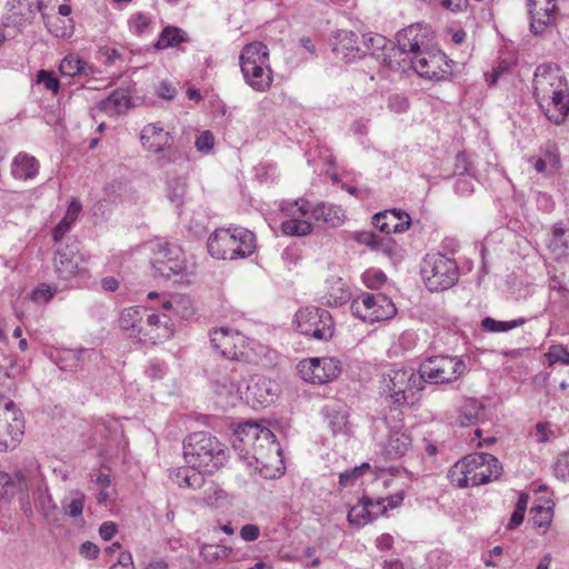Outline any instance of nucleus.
Returning <instances> with one entry per match:
<instances>
[{"instance_id":"1","label":"nucleus","mask_w":569,"mask_h":569,"mask_svg":"<svg viewBox=\"0 0 569 569\" xmlns=\"http://www.w3.org/2000/svg\"><path fill=\"white\" fill-rule=\"evenodd\" d=\"M183 457L188 468L179 469L177 482L180 487L199 488L202 472H212L228 459L227 447L209 432L198 431L183 441Z\"/></svg>"},{"instance_id":"2","label":"nucleus","mask_w":569,"mask_h":569,"mask_svg":"<svg viewBox=\"0 0 569 569\" xmlns=\"http://www.w3.org/2000/svg\"><path fill=\"white\" fill-rule=\"evenodd\" d=\"M533 96L549 121L559 126L569 114L568 84L561 69L552 63L536 68Z\"/></svg>"},{"instance_id":"3","label":"nucleus","mask_w":569,"mask_h":569,"mask_svg":"<svg viewBox=\"0 0 569 569\" xmlns=\"http://www.w3.org/2000/svg\"><path fill=\"white\" fill-rule=\"evenodd\" d=\"M207 248L216 259H243L254 252L256 236L242 227L219 228L209 236Z\"/></svg>"},{"instance_id":"4","label":"nucleus","mask_w":569,"mask_h":569,"mask_svg":"<svg viewBox=\"0 0 569 569\" xmlns=\"http://www.w3.org/2000/svg\"><path fill=\"white\" fill-rule=\"evenodd\" d=\"M419 370L412 368H391L381 376L380 395L397 407L413 405L417 392L423 389Z\"/></svg>"},{"instance_id":"5","label":"nucleus","mask_w":569,"mask_h":569,"mask_svg":"<svg viewBox=\"0 0 569 569\" xmlns=\"http://www.w3.org/2000/svg\"><path fill=\"white\" fill-rule=\"evenodd\" d=\"M244 81L256 91L264 92L272 84V70L269 63L268 47L254 41L246 44L239 57Z\"/></svg>"},{"instance_id":"6","label":"nucleus","mask_w":569,"mask_h":569,"mask_svg":"<svg viewBox=\"0 0 569 569\" xmlns=\"http://www.w3.org/2000/svg\"><path fill=\"white\" fill-rule=\"evenodd\" d=\"M421 274L430 291H443L457 283L459 267L453 257L436 252L423 259Z\"/></svg>"},{"instance_id":"7","label":"nucleus","mask_w":569,"mask_h":569,"mask_svg":"<svg viewBox=\"0 0 569 569\" xmlns=\"http://www.w3.org/2000/svg\"><path fill=\"white\" fill-rule=\"evenodd\" d=\"M428 29L422 24H411L397 34V47H392L388 53H383L382 62L390 70H399L400 61L409 59L428 49Z\"/></svg>"},{"instance_id":"8","label":"nucleus","mask_w":569,"mask_h":569,"mask_svg":"<svg viewBox=\"0 0 569 569\" xmlns=\"http://www.w3.org/2000/svg\"><path fill=\"white\" fill-rule=\"evenodd\" d=\"M152 267L160 277L172 279L187 271V259L181 247L174 242L157 240L151 244Z\"/></svg>"},{"instance_id":"9","label":"nucleus","mask_w":569,"mask_h":569,"mask_svg":"<svg viewBox=\"0 0 569 569\" xmlns=\"http://www.w3.org/2000/svg\"><path fill=\"white\" fill-rule=\"evenodd\" d=\"M467 370L465 361L456 356L438 355L427 358L419 367L423 385L448 383L457 380Z\"/></svg>"},{"instance_id":"10","label":"nucleus","mask_w":569,"mask_h":569,"mask_svg":"<svg viewBox=\"0 0 569 569\" xmlns=\"http://www.w3.org/2000/svg\"><path fill=\"white\" fill-rule=\"evenodd\" d=\"M210 377L213 391L222 406L234 407L242 400V373L237 370L234 365H218Z\"/></svg>"},{"instance_id":"11","label":"nucleus","mask_w":569,"mask_h":569,"mask_svg":"<svg viewBox=\"0 0 569 569\" xmlns=\"http://www.w3.org/2000/svg\"><path fill=\"white\" fill-rule=\"evenodd\" d=\"M297 330L305 336L327 341L333 337L335 328L330 312L326 309L306 307L297 311Z\"/></svg>"},{"instance_id":"12","label":"nucleus","mask_w":569,"mask_h":569,"mask_svg":"<svg viewBox=\"0 0 569 569\" xmlns=\"http://www.w3.org/2000/svg\"><path fill=\"white\" fill-rule=\"evenodd\" d=\"M21 412L10 399H0V452L14 448L23 435Z\"/></svg>"},{"instance_id":"13","label":"nucleus","mask_w":569,"mask_h":569,"mask_svg":"<svg viewBox=\"0 0 569 569\" xmlns=\"http://www.w3.org/2000/svg\"><path fill=\"white\" fill-rule=\"evenodd\" d=\"M412 69L422 78L443 80L450 74V63L447 56L439 50L426 49L409 58Z\"/></svg>"},{"instance_id":"14","label":"nucleus","mask_w":569,"mask_h":569,"mask_svg":"<svg viewBox=\"0 0 569 569\" xmlns=\"http://www.w3.org/2000/svg\"><path fill=\"white\" fill-rule=\"evenodd\" d=\"M297 369L305 381L323 385L339 377L341 362L332 357L309 358L300 361Z\"/></svg>"},{"instance_id":"15","label":"nucleus","mask_w":569,"mask_h":569,"mask_svg":"<svg viewBox=\"0 0 569 569\" xmlns=\"http://www.w3.org/2000/svg\"><path fill=\"white\" fill-rule=\"evenodd\" d=\"M529 30L540 36L557 26L559 18L558 0H526Z\"/></svg>"},{"instance_id":"16","label":"nucleus","mask_w":569,"mask_h":569,"mask_svg":"<svg viewBox=\"0 0 569 569\" xmlns=\"http://www.w3.org/2000/svg\"><path fill=\"white\" fill-rule=\"evenodd\" d=\"M37 479V469L20 470L14 476L0 471V499H10L16 495H20L22 508L27 512L30 510L28 492Z\"/></svg>"},{"instance_id":"17","label":"nucleus","mask_w":569,"mask_h":569,"mask_svg":"<svg viewBox=\"0 0 569 569\" xmlns=\"http://www.w3.org/2000/svg\"><path fill=\"white\" fill-rule=\"evenodd\" d=\"M471 487L497 480L502 472L499 460L489 453L476 452L466 457Z\"/></svg>"},{"instance_id":"18","label":"nucleus","mask_w":569,"mask_h":569,"mask_svg":"<svg viewBox=\"0 0 569 569\" xmlns=\"http://www.w3.org/2000/svg\"><path fill=\"white\" fill-rule=\"evenodd\" d=\"M173 332V323L168 315L151 313L141 320L140 330L132 336L133 342L157 345L171 338Z\"/></svg>"},{"instance_id":"19","label":"nucleus","mask_w":569,"mask_h":569,"mask_svg":"<svg viewBox=\"0 0 569 569\" xmlns=\"http://www.w3.org/2000/svg\"><path fill=\"white\" fill-rule=\"evenodd\" d=\"M233 448L249 456L253 449L260 453L261 443H271V430L257 422L239 425L233 432Z\"/></svg>"},{"instance_id":"20","label":"nucleus","mask_w":569,"mask_h":569,"mask_svg":"<svg viewBox=\"0 0 569 569\" xmlns=\"http://www.w3.org/2000/svg\"><path fill=\"white\" fill-rule=\"evenodd\" d=\"M210 342L226 359L238 360L243 355L246 338L234 329L221 327L210 331Z\"/></svg>"},{"instance_id":"21","label":"nucleus","mask_w":569,"mask_h":569,"mask_svg":"<svg viewBox=\"0 0 569 569\" xmlns=\"http://www.w3.org/2000/svg\"><path fill=\"white\" fill-rule=\"evenodd\" d=\"M300 216L306 217L310 214L316 221L323 222L330 227H339L345 220V212L341 207L321 202L311 206L310 202L303 198L293 201Z\"/></svg>"},{"instance_id":"22","label":"nucleus","mask_w":569,"mask_h":569,"mask_svg":"<svg viewBox=\"0 0 569 569\" xmlns=\"http://www.w3.org/2000/svg\"><path fill=\"white\" fill-rule=\"evenodd\" d=\"M82 257L69 247L58 249L54 256V271L58 278L70 281L76 277H87V269L82 264Z\"/></svg>"},{"instance_id":"23","label":"nucleus","mask_w":569,"mask_h":569,"mask_svg":"<svg viewBox=\"0 0 569 569\" xmlns=\"http://www.w3.org/2000/svg\"><path fill=\"white\" fill-rule=\"evenodd\" d=\"M373 226L386 234L401 233L409 229L411 218L401 209H389L373 216Z\"/></svg>"},{"instance_id":"24","label":"nucleus","mask_w":569,"mask_h":569,"mask_svg":"<svg viewBox=\"0 0 569 569\" xmlns=\"http://www.w3.org/2000/svg\"><path fill=\"white\" fill-rule=\"evenodd\" d=\"M332 51L337 58L347 62L361 58L366 54L356 39V33L352 31L340 30L331 39Z\"/></svg>"},{"instance_id":"25","label":"nucleus","mask_w":569,"mask_h":569,"mask_svg":"<svg viewBox=\"0 0 569 569\" xmlns=\"http://www.w3.org/2000/svg\"><path fill=\"white\" fill-rule=\"evenodd\" d=\"M142 146L150 152H161L169 148L173 141L170 132L164 131L160 123H149L141 130Z\"/></svg>"},{"instance_id":"26","label":"nucleus","mask_w":569,"mask_h":569,"mask_svg":"<svg viewBox=\"0 0 569 569\" xmlns=\"http://www.w3.org/2000/svg\"><path fill=\"white\" fill-rule=\"evenodd\" d=\"M293 202H284L281 204V210L291 216L290 219L281 223V230L286 236L303 237L312 232V224L303 219H300V213Z\"/></svg>"},{"instance_id":"27","label":"nucleus","mask_w":569,"mask_h":569,"mask_svg":"<svg viewBox=\"0 0 569 569\" xmlns=\"http://www.w3.org/2000/svg\"><path fill=\"white\" fill-rule=\"evenodd\" d=\"M132 107L131 98L127 90L117 89L108 98L101 100L98 108L108 116L127 112Z\"/></svg>"},{"instance_id":"28","label":"nucleus","mask_w":569,"mask_h":569,"mask_svg":"<svg viewBox=\"0 0 569 569\" xmlns=\"http://www.w3.org/2000/svg\"><path fill=\"white\" fill-rule=\"evenodd\" d=\"M39 170L38 160L27 153H19L14 157L11 166V173L20 180L33 179Z\"/></svg>"},{"instance_id":"29","label":"nucleus","mask_w":569,"mask_h":569,"mask_svg":"<svg viewBox=\"0 0 569 569\" xmlns=\"http://www.w3.org/2000/svg\"><path fill=\"white\" fill-rule=\"evenodd\" d=\"M369 322L391 319L397 309L390 298L382 293H373V301L369 305Z\"/></svg>"},{"instance_id":"30","label":"nucleus","mask_w":569,"mask_h":569,"mask_svg":"<svg viewBox=\"0 0 569 569\" xmlns=\"http://www.w3.org/2000/svg\"><path fill=\"white\" fill-rule=\"evenodd\" d=\"M485 415V407L481 401L476 398H467L461 408L458 417V422L461 427L477 425Z\"/></svg>"},{"instance_id":"31","label":"nucleus","mask_w":569,"mask_h":569,"mask_svg":"<svg viewBox=\"0 0 569 569\" xmlns=\"http://www.w3.org/2000/svg\"><path fill=\"white\" fill-rule=\"evenodd\" d=\"M82 209L80 201L72 199L63 219L54 227L52 238L54 242H60L62 238L71 230L73 223Z\"/></svg>"},{"instance_id":"32","label":"nucleus","mask_w":569,"mask_h":569,"mask_svg":"<svg viewBox=\"0 0 569 569\" xmlns=\"http://www.w3.org/2000/svg\"><path fill=\"white\" fill-rule=\"evenodd\" d=\"M59 71L66 77L88 76L93 73V67L80 59L79 56L70 53L60 62Z\"/></svg>"},{"instance_id":"33","label":"nucleus","mask_w":569,"mask_h":569,"mask_svg":"<svg viewBox=\"0 0 569 569\" xmlns=\"http://www.w3.org/2000/svg\"><path fill=\"white\" fill-rule=\"evenodd\" d=\"M457 160V171L458 176L455 181V190L456 193L460 196H468L473 191L475 183L473 179L465 173L469 171L466 156L463 153H459L456 158Z\"/></svg>"},{"instance_id":"34","label":"nucleus","mask_w":569,"mask_h":569,"mask_svg":"<svg viewBox=\"0 0 569 569\" xmlns=\"http://www.w3.org/2000/svg\"><path fill=\"white\" fill-rule=\"evenodd\" d=\"M142 312L139 307H129L123 309L119 316V327L121 330L127 332L130 340L133 341L134 333L140 330V323L142 320Z\"/></svg>"},{"instance_id":"35","label":"nucleus","mask_w":569,"mask_h":569,"mask_svg":"<svg viewBox=\"0 0 569 569\" xmlns=\"http://www.w3.org/2000/svg\"><path fill=\"white\" fill-rule=\"evenodd\" d=\"M247 389L262 406L272 402L278 391L277 386L266 378H259L257 382L248 386Z\"/></svg>"},{"instance_id":"36","label":"nucleus","mask_w":569,"mask_h":569,"mask_svg":"<svg viewBox=\"0 0 569 569\" xmlns=\"http://www.w3.org/2000/svg\"><path fill=\"white\" fill-rule=\"evenodd\" d=\"M372 506V500L363 497L356 506L350 508L347 516L348 522L352 526L362 527L372 521L373 517L369 510Z\"/></svg>"},{"instance_id":"37","label":"nucleus","mask_w":569,"mask_h":569,"mask_svg":"<svg viewBox=\"0 0 569 569\" xmlns=\"http://www.w3.org/2000/svg\"><path fill=\"white\" fill-rule=\"evenodd\" d=\"M271 443H261L260 453L257 451V449H253L250 455H252V458L256 460L257 463L261 465L262 467H267L272 465L274 461L278 460L281 453L280 445L277 442L276 436L271 432Z\"/></svg>"},{"instance_id":"38","label":"nucleus","mask_w":569,"mask_h":569,"mask_svg":"<svg viewBox=\"0 0 569 569\" xmlns=\"http://www.w3.org/2000/svg\"><path fill=\"white\" fill-rule=\"evenodd\" d=\"M86 496L80 490H71L61 500V509L71 518L80 517L83 512Z\"/></svg>"},{"instance_id":"39","label":"nucleus","mask_w":569,"mask_h":569,"mask_svg":"<svg viewBox=\"0 0 569 569\" xmlns=\"http://www.w3.org/2000/svg\"><path fill=\"white\" fill-rule=\"evenodd\" d=\"M187 40L188 37L183 30L177 27H166L161 31L154 47L157 49H167L171 47H177L180 43L186 42Z\"/></svg>"},{"instance_id":"40","label":"nucleus","mask_w":569,"mask_h":569,"mask_svg":"<svg viewBox=\"0 0 569 569\" xmlns=\"http://www.w3.org/2000/svg\"><path fill=\"white\" fill-rule=\"evenodd\" d=\"M37 486L39 497L36 502L37 508L40 510V512L43 515L46 519H50L51 516L57 510V505L54 503L51 495L48 491V488H42L41 480L38 477L37 481L33 482V487Z\"/></svg>"},{"instance_id":"41","label":"nucleus","mask_w":569,"mask_h":569,"mask_svg":"<svg viewBox=\"0 0 569 569\" xmlns=\"http://www.w3.org/2000/svg\"><path fill=\"white\" fill-rule=\"evenodd\" d=\"M466 457L456 462L448 471V479L458 488L471 487Z\"/></svg>"},{"instance_id":"42","label":"nucleus","mask_w":569,"mask_h":569,"mask_svg":"<svg viewBox=\"0 0 569 569\" xmlns=\"http://www.w3.org/2000/svg\"><path fill=\"white\" fill-rule=\"evenodd\" d=\"M530 515L532 527L542 529L541 532H545L552 520L553 511L550 506H533L530 510Z\"/></svg>"},{"instance_id":"43","label":"nucleus","mask_w":569,"mask_h":569,"mask_svg":"<svg viewBox=\"0 0 569 569\" xmlns=\"http://www.w3.org/2000/svg\"><path fill=\"white\" fill-rule=\"evenodd\" d=\"M161 308L166 311L172 310L174 313L180 315L181 317H188L192 313L190 309L189 299L182 297H167L161 296Z\"/></svg>"},{"instance_id":"44","label":"nucleus","mask_w":569,"mask_h":569,"mask_svg":"<svg viewBox=\"0 0 569 569\" xmlns=\"http://www.w3.org/2000/svg\"><path fill=\"white\" fill-rule=\"evenodd\" d=\"M327 303L329 306H341L350 299V291L340 278L332 281V287L327 293Z\"/></svg>"},{"instance_id":"45","label":"nucleus","mask_w":569,"mask_h":569,"mask_svg":"<svg viewBox=\"0 0 569 569\" xmlns=\"http://www.w3.org/2000/svg\"><path fill=\"white\" fill-rule=\"evenodd\" d=\"M411 445V438L405 432H392L388 439V451L396 456H403Z\"/></svg>"},{"instance_id":"46","label":"nucleus","mask_w":569,"mask_h":569,"mask_svg":"<svg viewBox=\"0 0 569 569\" xmlns=\"http://www.w3.org/2000/svg\"><path fill=\"white\" fill-rule=\"evenodd\" d=\"M373 301V293L365 292L352 300L350 309L355 317L369 321V305Z\"/></svg>"},{"instance_id":"47","label":"nucleus","mask_w":569,"mask_h":569,"mask_svg":"<svg viewBox=\"0 0 569 569\" xmlns=\"http://www.w3.org/2000/svg\"><path fill=\"white\" fill-rule=\"evenodd\" d=\"M525 321L526 320L523 318H519L511 321H499L490 317H486L481 321V326L485 330L490 332H505L523 325Z\"/></svg>"},{"instance_id":"48","label":"nucleus","mask_w":569,"mask_h":569,"mask_svg":"<svg viewBox=\"0 0 569 569\" xmlns=\"http://www.w3.org/2000/svg\"><path fill=\"white\" fill-rule=\"evenodd\" d=\"M186 180L183 178H174L168 181V198L177 207L181 206L186 194Z\"/></svg>"},{"instance_id":"49","label":"nucleus","mask_w":569,"mask_h":569,"mask_svg":"<svg viewBox=\"0 0 569 569\" xmlns=\"http://www.w3.org/2000/svg\"><path fill=\"white\" fill-rule=\"evenodd\" d=\"M362 44L366 50H371L372 54L387 49L388 40L378 33H366L362 36Z\"/></svg>"},{"instance_id":"50","label":"nucleus","mask_w":569,"mask_h":569,"mask_svg":"<svg viewBox=\"0 0 569 569\" xmlns=\"http://www.w3.org/2000/svg\"><path fill=\"white\" fill-rule=\"evenodd\" d=\"M228 555V549L223 546L219 545H202L200 549L201 558L208 562L213 563L221 557H226Z\"/></svg>"},{"instance_id":"51","label":"nucleus","mask_w":569,"mask_h":569,"mask_svg":"<svg viewBox=\"0 0 569 569\" xmlns=\"http://www.w3.org/2000/svg\"><path fill=\"white\" fill-rule=\"evenodd\" d=\"M361 278L365 286L370 289L380 288L387 281L385 272L378 269H369L365 271Z\"/></svg>"},{"instance_id":"52","label":"nucleus","mask_w":569,"mask_h":569,"mask_svg":"<svg viewBox=\"0 0 569 569\" xmlns=\"http://www.w3.org/2000/svg\"><path fill=\"white\" fill-rule=\"evenodd\" d=\"M37 82L43 84V87L53 94H57L60 88V81L56 77L54 72L48 70L38 71Z\"/></svg>"},{"instance_id":"53","label":"nucleus","mask_w":569,"mask_h":569,"mask_svg":"<svg viewBox=\"0 0 569 569\" xmlns=\"http://www.w3.org/2000/svg\"><path fill=\"white\" fill-rule=\"evenodd\" d=\"M546 357L548 358L550 366L557 362L569 365V351L565 349L561 345L551 346L548 352L546 353Z\"/></svg>"},{"instance_id":"54","label":"nucleus","mask_w":569,"mask_h":569,"mask_svg":"<svg viewBox=\"0 0 569 569\" xmlns=\"http://www.w3.org/2000/svg\"><path fill=\"white\" fill-rule=\"evenodd\" d=\"M329 426L333 433H345L348 430V416L341 411H333L328 416Z\"/></svg>"},{"instance_id":"55","label":"nucleus","mask_w":569,"mask_h":569,"mask_svg":"<svg viewBox=\"0 0 569 569\" xmlns=\"http://www.w3.org/2000/svg\"><path fill=\"white\" fill-rule=\"evenodd\" d=\"M373 250L380 251L383 254L392 258L397 254L398 246L392 238L388 237V234L385 237L379 236Z\"/></svg>"},{"instance_id":"56","label":"nucleus","mask_w":569,"mask_h":569,"mask_svg":"<svg viewBox=\"0 0 569 569\" xmlns=\"http://www.w3.org/2000/svg\"><path fill=\"white\" fill-rule=\"evenodd\" d=\"M194 146L198 151L208 153L214 146V137L211 131H202L196 139Z\"/></svg>"},{"instance_id":"57","label":"nucleus","mask_w":569,"mask_h":569,"mask_svg":"<svg viewBox=\"0 0 569 569\" xmlns=\"http://www.w3.org/2000/svg\"><path fill=\"white\" fill-rule=\"evenodd\" d=\"M555 475L561 480H569V451L558 457L555 466Z\"/></svg>"},{"instance_id":"58","label":"nucleus","mask_w":569,"mask_h":569,"mask_svg":"<svg viewBox=\"0 0 569 569\" xmlns=\"http://www.w3.org/2000/svg\"><path fill=\"white\" fill-rule=\"evenodd\" d=\"M129 23H130L131 29L137 34H141L148 29V27L150 24V19H149V17H147L143 13H136L131 17Z\"/></svg>"},{"instance_id":"59","label":"nucleus","mask_w":569,"mask_h":569,"mask_svg":"<svg viewBox=\"0 0 569 569\" xmlns=\"http://www.w3.org/2000/svg\"><path fill=\"white\" fill-rule=\"evenodd\" d=\"M56 292L57 288H52L48 284H41L32 291L31 296L34 301L47 302L54 296Z\"/></svg>"},{"instance_id":"60","label":"nucleus","mask_w":569,"mask_h":569,"mask_svg":"<svg viewBox=\"0 0 569 569\" xmlns=\"http://www.w3.org/2000/svg\"><path fill=\"white\" fill-rule=\"evenodd\" d=\"M549 250L557 257H562L568 248L566 238L550 237L548 240Z\"/></svg>"},{"instance_id":"61","label":"nucleus","mask_w":569,"mask_h":569,"mask_svg":"<svg viewBox=\"0 0 569 569\" xmlns=\"http://www.w3.org/2000/svg\"><path fill=\"white\" fill-rule=\"evenodd\" d=\"M388 108L396 113H402L408 109V100L403 96L392 94L388 99Z\"/></svg>"},{"instance_id":"62","label":"nucleus","mask_w":569,"mask_h":569,"mask_svg":"<svg viewBox=\"0 0 569 569\" xmlns=\"http://www.w3.org/2000/svg\"><path fill=\"white\" fill-rule=\"evenodd\" d=\"M260 536V529L257 525H252V523H249V525H244L241 529H240V537L241 539H243L244 541H256Z\"/></svg>"},{"instance_id":"63","label":"nucleus","mask_w":569,"mask_h":569,"mask_svg":"<svg viewBox=\"0 0 569 569\" xmlns=\"http://www.w3.org/2000/svg\"><path fill=\"white\" fill-rule=\"evenodd\" d=\"M442 8L451 12H460L467 9L468 0H436Z\"/></svg>"},{"instance_id":"64","label":"nucleus","mask_w":569,"mask_h":569,"mask_svg":"<svg viewBox=\"0 0 569 569\" xmlns=\"http://www.w3.org/2000/svg\"><path fill=\"white\" fill-rule=\"evenodd\" d=\"M157 93L162 99L172 100L177 93V90L170 82L161 81L157 89Z\"/></svg>"}]
</instances>
